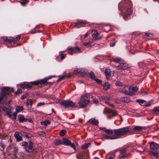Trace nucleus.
I'll return each mask as SVG.
<instances>
[{
  "instance_id": "29",
  "label": "nucleus",
  "mask_w": 159,
  "mask_h": 159,
  "mask_svg": "<svg viewBox=\"0 0 159 159\" xmlns=\"http://www.w3.org/2000/svg\"><path fill=\"white\" fill-rule=\"evenodd\" d=\"M152 113L153 114H157L159 113V107H157L153 108Z\"/></svg>"
},
{
  "instance_id": "24",
  "label": "nucleus",
  "mask_w": 159,
  "mask_h": 159,
  "mask_svg": "<svg viewBox=\"0 0 159 159\" xmlns=\"http://www.w3.org/2000/svg\"><path fill=\"white\" fill-rule=\"evenodd\" d=\"M110 86V84L108 82H105L103 85L104 89L106 90L109 89Z\"/></svg>"
},
{
  "instance_id": "60",
  "label": "nucleus",
  "mask_w": 159,
  "mask_h": 159,
  "mask_svg": "<svg viewBox=\"0 0 159 159\" xmlns=\"http://www.w3.org/2000/svg\"><path fill=\"white\" fill-rule=\"evenodd\" d=\"M39 84H40V81L37 80L34 82V84L35 85H38Z\"/></svg>"
},
{
  "instance_id": "11",
  "label": "nucleus",
  "mask_w": 159,
  "mask_h": 159,
  "mask_svg": "<svg viewBox=\"0 0 159 159\" xmlns=\"http://www.w3.org/2000/svg\"><path fill=\"white\" fill-rule=\"evenodd\" d=\"M150 149L153 151H156L159 148L158 145L154 142L150 143Z\"/></svg>"
},
{
  "instance_id": "57",
  "label": "nucleus",
  "mask_w": 159,
  "mask_h": 159,
  "mask_svg": "<svg viewBox=\"0 0 159 159\" xmlns=\"http://www.w3.org/2000/svg\"><path fill=\"white\" fill-rule=\"evenodd\" d=\"M97 39H93L91 41L89 42V43H90V46H91L92 43L93 42H94L95 40H96Z\"/></svg>"
},
{
  "instance_id": "45",
  "label": "nucleus",
  "mask_w": 159,
  "mask_h": 159,
  "mask_svg": "<svg viewBox=\"0 0 159 159\" xmlns=\"http://www.w3.org/2000/svg\"><path fill=\"white\" fill-rule=\"evenodd\" d=\"M10 88L8 87H4L2 88V91H4L5 92H7L9 90Z\"/></svg>"
},
{
  "instance_id": "39",
  "label": "nucleus",
  "mask_w": 159,
  "mask_h": 159,
  "mask_svg": "<svg viewBox=\"0 0 159 159\" xmlns=\"http://www.w3.org/2000/svg\"><path fill=\"white\" fill-rule=\"evenodd\" d=\"M28 84V83L24 82L23 83H21L20 84V86L22 88H26V86H27Z\"/></svg>"
},
{
  "instance_id": "55",
  "label": "nucleus",
  "mask_w": 159,
  "mask_h": 159,
  "mask_svg": "<svg viewBox=\"0 0 159 159\" xmlns=\"http://www.w3.org/2000/svg\"><path fill=\"white\" fill-rule=\"evenodd\" d=\"M116 85L121 86H122V83L120 81H117L116 82Z\"/></svg>"
},
{
  "instance_id": "10",
  "label": "nucleus",
  "mask_w": 159,
  "mask_h": 159,
  "mask_svg": "<svg viewBox=\"0 0 159 159\" xmlns=\"http://www.w3.org/2000/svg\"><path fill=\"white\" fill-rule=\"evenodd\" d=\"M74 73H77L80 75L83 76L87 73V70L86 69H79L77 70H74Z\"/></svg>"
},
{
  "instance_id": "35",
  "label": "nucleus",
  "mask_w": 159,
  "mask_h": 159,
  "mask_svg": "<svg viewBox=\"0 0 159 159\" xmlns=\"http://www.w3.org/2000/svg\"><path fill=\"white\" fill-rule=\"evenodd\" d=\"M122 60L121 59L118 58H113L112 59V61L115 62L119 63L121 62Z\"/></svg>"
},
{
  "instance_id": "23",
  "label": "nucleus",
  "mask_w": 159,
  "mask_h": 159,
  "mask_svg": "<svg viewBox=\"0 0 159 159\" xmlns=\"http://www.w3.org/2000/svg\"><path fill=\"white\" fill-rule=\"evenodd\" d=\"M107 112L108 113L112 114V115L114 116H116L117 114V113L116 111H114L111 109H107Z\"/></svg>"
},
{
  "instance_id": "64",
  "label": "nucleus",
  "mask_w": 159,
  "mask_h": 159,
  "mask_svg": "<svg viewBox=\"0 0 159 159\" xmlns=\"http://www.w3.org/2000/svg\"><path fill=\"white\" fill-rule=\"evenodd\" d=\"M83 44L85 46L88 45L90 46V43H89V42L88 43H84Z\"/></svg>"
},
{
  "instance_id": "62",
  "label": "nucleus",
  "mask_w": 159,
  "mask_h": 159,
  "mask_svg": "<svg viewBox=\"0 0 159 159\" xmlns=\"http://www.w3.org/2000/svg\"><path fill=\"white\" fill-rule=\"evenodd\" d=\"M93 103L95 104H97L98 103V101L96 99H93Z\"/></svg>"
},
{
  "instance_id": "38",
  "label": "nucleus",
  "mask_w": 159,
  "mask_h": 159,
  "mask_svg": "<svg viewBox=\"0 0 159 159\" xmlns=\"http://www.w3.org/2000/svg\"><path fill=\"white\" fill-rule=\"evenodd\" d=\"M89 77L92 80H94L96 78L94 73L92 72H91L89 74Z\"/></svg>"
},
{
  "instance_id": "41",
  "label": "nucleus",
  "mask_w": 159,
  "mask_h": 159,
  "mask_svg": "<svg viewBox=\"0 0 159 159\" xmlns=\"http://www.w3.org/2000/svg\"><path fill=\"white\" fill-rule=\"evenodd\" d=\"M90 95H91V94L90 93H87L86 94L82 95L81 97L83 98H89V97Z\"/></svg>"
},
{
  "instance_id": "63",
  "label": "nucleus",
  "mask_w": 159,
  "mask_h": 159,
  "mask_svg": "<svg viewBox=\"0 0 159 159\" xmlns=\"http://www.w3.org/2000/svg\"><path fill=\"white\" fill-rule=\"evenodd\" d=\"M29 83H28V84H27V86H26V88L28 89H29L32 88V86L31 85H29Z\"/></svg>"
},
{
  "instance_id": "49",
  "label": "nucleus",
  "mask_w": 159,
  "mask_h": 159,
  "mask_svg": "<svg viewBox=\"0 0 159 159\" xmlns=\"http://www.w3.org/2000/svg\"><path fill=\"white\" fill-rule=\"evenodd\" d=\"M27 0H23V1L20 2L21 4L23 6H25L27 3Z\"/></svg>"
},
{
  "instance_id": "51",
  "label": "nucleus",
  "mask_w": 159,
  "mask_h": 159,
  "mask_svg": "<svg viewBox=\"0 0 159 159\" xmlns=\"http://www.w3.org/2000/svg\"><path fill=\"white\" fill-rule=\"evenodd\" d=\"M39 135L42 136H44L45 135V133L43 131H39L38 133Z\"/></svg>"
},
{
  "instance_id": "1",
  "label": "nucleus",
  "mask_w": 159,
  "mask_h": 159,
  "mask_svg": "<svg viewBox=\"0 0 159 159\" xmlns=\"http://www.w3.org/2000/svg\"><path fill=\"white\" fill-rule=\"evenodd\" d=\"M132 6V3L130 0H122L119 3V8H121L122 10L124 11L123 17L124 19L129 18L132 11L131 9Z\"/></svg>"
},
{
  "instance_id": "40",
  "label": "nucleus",
  "mask_w": 159,
  "mask_h": 159,
  "mask_svg": "<svg viewBox=\"0 0 159 159\" xmlns=\"http://www.w3.org/2000/svg\"><path fill=\"white\" fill-rule=\"evenodd\" d=\"M20 145L22 147H25L28 145V143L24 141L20 143Z\"/></svg>"
},
{
  "instance_id": "47",
  "label": "nucleus",
  "mask_w": 159,
  "mask_h": 159,
  "mask_svg": "<svg viewBox=\"0 0 159 159\" xmlns=\"http://www.w3.org/2000/svg\"><path fill=\"white\" fill-rule=\"evenodd\" d=\"M28 95V94L27 93H25V94L22 95L21 97V99H24L26 98V97Z\"/></svg>"
},
{
  "instance_id": "14",
  "label": "nucleus",
  "mask_w": 159,
  "mask_h": 159,
  "mask_svg": "<svg viewBox=\"0 0 159 159\" xmlns=\"http://www.w3.org/2000/svg\"><path fill=\"white\" fill-rule=\"evenodd\" d=\"M7 115L10 118H11L13 120H15L16 119L17 113L16 112L13 113L12 114H11L10 112H7Z\"/></svg>"
},
{
  "instance_id": "43",
  "label": "nucleus",
  "mask_w": 159,
  "mask_h": 159,
  "mask_svg": "<svg viewBox=\"0 0 159 159\" xmlns=\"http://www.w3.org/2000/svg\"><path fill=\"white\" fill-rule=\"evenodd\" d=\"M152 102L151 101H149L148 102H146L145 101V103L144 104V106L146 107L149 106L151 105Z\"/></svg>"
},
{
  "instance_id": "3",
  "label": "nucleus",
  "mask_w": 159,
  "mask_h": 159,
  "mask_svg": "<svg viewBox=\"0 0 159 159\" xmlns=\"http://www.w3.org/2000/svg\"><path fill=\"white\" fill-rule=\"evenodd\" d=\"M60 104L65 108L69 107L75 108L76 107L75 103L69 100H63L60 102Z\"/></svg>"
},
{
  "instance_id": "2",
  "label": "nucleus",
  "mask_w": 159,
  "mask_h": 159,
  "mask_svg": "<svg viewBox=\"0 0 159 159\" xmlns=\"http://www.w3.org/2000/svg\"><path fill=\"white\" fill-rule=\"evenodd\" d=\"M113 139H118L120 138L122 136L127 134L129 131V127H126L121 128L114 129Z\"/></svg>"
},
{
  "instance_id": "36",
  "label": "nucleus",
  "mask_w": 159,
  "mask_h": 159,
  "mask_svg": "<svg viewBox=\"0 0 159 159\" xmlns=\"http://www.w3.org/2000/svg\"><path fill=\"white\" fill-rule=\"evenodd\" d=\"M91 145V143H86L82 146V148L83 149H85L88 148Z\"/></svg>"
},
{
  "instance_id": "9",
  "label": "nucleus",
  "mask_w": 159,
  "mask_h": 159,
  "mask_svg": "<svg viewBox=\"0 0 159 159\" xmlns=\"http://www.w3.org/2000/svg\"><path fill=\"white\" fill-rule=\"evenodd\" d=\"M68 49L71 51V52H69V53L71 55L75 53H80L81 52L80 48L78 47H76L75 48L68 47Z\"/></svg>"
},
{
  "instance_id": "8",
  "label": "nucleus",
  "mask_w": 159,
  "mask_h": 159,
  "mask_svg": "<svg viewBox=\"0 0 159 159\" xmlns=\"http://www.w3.org/2000/svg\"><path fill=\"white\" fill-rule=\"evenodd\" d=\"M78 159H88L89 155L87 152H82L77 155Z\"/></svg>"
},
{
  "instance_id": "16",
  "label": "nucleus",
  "mask_w": 159,
  "mask_h": 159,
  "mask_svg": "<svg viewBox=\"0 0 159 159\" xmlns=\"http://www.w3.org/2000/svg\"><path fill=\"white\" fill-rule=\"evenodd\" d=\"M88 122L94 125H97L98 124L99 121L95 118H91L88 121Z\"/></svg>"
},
{
  "instance_id": "20",
  "label": "nucleus",
  "mask_w": 159,
  "mask_h": 159,
  "mask_svg": "<svg viewBox=\"0 0 159 159\" xmlns=\"http://www.w3.org/2000/svg\"><path fill=\"white\" fill-rule=\"evenodd\" d=\"M105 74L107 79L109 78L111 75L110 70L108 69H106L105 71Z\"/></svg>"
},
{
  "instance_id": "25",
  "label": "nucleus",
  "mask_w": 159,
  "mask_h": 159,
  "mask_svg": "<svg viewBox=\"0 0 159 159\" xmlns=\"http://www.w3.org/2000/svg\"><path fill=\"white\" fill-rule=\"evenodd\" d=\"M136 102H138L141 106H144V104L145 103V101L143 99H137Z\"/></svg>"
},
{
  "instance_id": "22",
  "label": "nucleus",
  "mask_w": 159,
  "mask_h": 159,
  "mask_svg": "<svg viewBox=\"0 0 159 159\" xmlns=\"http://www.w3.org/2000/svg\"><path fill=\"white\" fill-rule=\"evenodd\" d=\"M23 109V107L22 106H17L16 108V112L17 113L22 111Z\"/></svg>"
},
{
  "instance_id": "56",
  "label": "nucleus",
  "mask_w": 159,
  "mask_h": 159,
  "mask_svg": "<svg viewBox=\"0 0 159 159\" xmlns=\"http://www.w3.org/2000/svg\"><path fill=\"white\" fill-rule=\"evenodd\" d=\"M32 136V135L30 133H26L25 137L27 138H31Z\"/></svg>"
},
{
  "instance_id": "61",
  "label": "nucleus",
  "mask_w": 159,
  "mask_h": 159,
  "mask_svg": "<svg viewBox=\"0 0 159 159\" xmlns=\"http://www.w3.org/2000/svg\"><path fill=\"white\" fill-rule=\"evenodd\" d=\"M60 56H61V60H62L66 57V55H64L63 54H61Z\"/></svg>"
},
{
  "instance_id": "17",
  "label": "nucleus",
  "mask_w": 159,
  "mask_h": 159,
  "mask_svg": "<svg viewBox=\"0 0 159 159\" xmlns=\"http://www.w3.org/2000/svg\"><path fill=\"white\" fill-rule=\"evenodd\" d=\"M18 118L19 121L20 122H24L27 121V119L24 117V116L20 114L18 115Z\"/></svg>"
},
{
  "instance_id": "19",
  "label": "nucleus",
  "mask_w": 159,
  "mask_h": 159,
  "mask_svg": "<svg viewBox=\"0 0 159 159\" xmlns=\"http://www.w3.org/2000/svg\"><path fill=\"white\" fill-rule=\"evenodd\" d=\"M11 107L9 106H7V107H4L3 108V110L4 111H6V113L7 114V112H9V111H11L12 109H13Z\"/></svg>"
},
{
  "instance_id": "13",
  "label": "nucleus",
  "mask_w": 159,
  "mask_h": 159,
  "mask_svg": "<svg viewBox=\"0 0 159 159\" xmlns=\"http://www.w3.org/2000/svg\"><path fill=\"white\" fill-rule=\"evenodd\" d=\"M86 24V22L85 21L79 20L75 23V26L77 28H79L81 26H84Z\"/></svg>"
},
{
  "instance_id": "34",
  "label": "nucleus",
  "mask_w": 159,
  "mask_h": 159,
  "mask_svg": "<svg viewBox=\"0 0 159 159\" xmlns=\"http://www.w3.org/2000/svg\"><path fill=\"white\" fill-rule=\"evenodd\" d=\"M50 121L49 120H48L41 122V124L42 125H44L45 126H47L48 125L50 124Z\"/></svg>"
},
{
  "instance_id": "33",
  "label": "nucleus",
  "mask_w": 159,
  "mask_h": 159,
  "mask_svg": "<svg viewBox=\"0 0 159 159\" xmlns=\"http://www.w3.org/2000/svg\"><path fill=\"white\" fill-rule=\"evenodd\" d=\"M138 89V88L136 87H129V90L130 92H131L133 93L135 92Z\"/></svg>"
},
{
  "instance_id": "52",
  "label": "nucleus",
  "mask_w": 159,
  "mask_h": 159,
  "mask_svg": "<svg viewBox=\"0 0 159 159\" xmlns=\"http://www.w3.org/2000/svg\"><path fill=\"white\" fill-rule=\"evenodd\" d=\"M20 134L21 135L25 137L26 135V133L24 131H21L20 132Z\"/></svg>"
},
{
  "instance_id": "53",
  "label": "nucleus",
  "mask_w": 159,
  "mask_h": 159,
  "mask_svg": "<svg viewBox=\"0 0 159 159\" xmlns=\"http://www.w3.org/2000/svg\"><path fill=\"white\" fill-rule=\"evenodd\" d=\"M45 104V102H39L37 104V106L39 107L44 105Z\"/></svg>"
},
{
  "instance_id": "26",
  "label": "nucleus",
  "mask_w": 159,
  "mask_h": 159,
  "mask_svg": "<svg viewBox=\"0 0 159 159\" xmlns=\"http://www.w3.org/2000/svg\"><path fill=\"white\" fill-rule=\"evenodd\" d=\"M92 36L94 38H96L98 35V34L97 31L95 30H92Z\"/></svg>"
},
{
  "instance_id": "18",
  "label": "nucleus",
  "mask_w": 159,
  "mask_h": 159,
  "mask_svg": "<svg viewBox=\"0 0 159 159\" xmlns=\"http://www.w3.org/2000/svg\"><path fill=\"white\" fill-rule=\"evenodd\" d=\"M144 128L143 127L136 126L134 127L133 130L134 131L140 132Z\"/></svg>"
},
{
  "instance_id": "46",
  "label": "nucleus",
  "mask_w": 159,
  "mask_h": 159,
  "mask_svg": "<svg viewBox=\"0 0 159 159\" xmlns=\"http://www.w3.org/2000/svg\"><path fill=\"white\" fill-rule=\"evenodd\" d=\"M66 133V131L64 130H61L60 133V135L62 136H64Z\"/></svg>"
},
{
  "instance_id": "7",
  "label": "nucleus",
  "mask_w": 159,
  "mask_h": 159,
  "mask_svg": "<svg viewBox=\"0 0 159 159\" xmlns=\"http://www.w3.org/2000/svg\"><path fill=\"white\" fill-rule=\"evenodd\" d=\"M129 66L124 61L122 60L117 66L119 69L125 70L129 68Z\"/></svg>"
},
{
  "instance_id": "31",
  "label": "nucleus",
  "mask_w": 159,
  "mask_h": 159,
  "mask_svg": "<svg viewBox=\"0 0 159 159\" xmlns=\"http://www.w3.org/2000/svg\"><path fill=\"white\" fill-rule=\"evenodd\" d=\"M150 154L151 156L155 157H159V153L158 152H150Z\"/></svg>"
},
{
  "instance_id": "32",
  "label": "nucleus",
  "mask_w": 159,
  "mask_h": 159,
  "mask_svg": "<svg viewBox=\"0 0 159 159\" xmlns=\"http://www.w3.org/2000/svg\"><path fill=\"white\" fill-rule=\"evenodd\" d=\"M54 143L56 145H59L62 144V141L60 139L55 140L54 141Z\"/></svg>"
},
{
  "instance_id": "50",
  "label": "nucleus",
  "mask_w": 159,
  "mask_h": 159,
  "mask_svg": "<svg viewBox=\"0 0 159 159\" xmlns=\"http://www.w3.org/2000/svg\"><path fill=\"white\" fill-rule=\"evenodd\" d=\"M22 90L20 89H18L14 93L15 95H17L21 93L22 92Z\"/></svg>"
},
{
  "instance_id": "21",
  "label": "nucleus",
  "mask_w": 159,
  "mask_h": 159,
  "mask_svg": "<svg viewBox=\"0 0 159 159\" xmlns=\"http://www.w3.org/2000/svg\"><path fill=\"white\" fill-rule=\"evenodd\" d=\"M53 76H49L48 77H47L45 79H43L42 80H40V84H45V83H46V82L48 80L51 78Z\"/></svg>"
},
{
  "instance_id": "59",
  "label": "nucleus",
  "mask_w": 159,
  "mask_h": 159,
  "mask_svg": "<svg viewBox=\"0 0 159 159\" xmlns=\"http://www.w3.org/2000/svg\"><path fill=\"white\" fill-rule=\"evenodd\" d=\"M52 99H53V100L54 101L56 102H57L59 101V99L55 97L53 98H52Z\"/></svg>"
},
{
  "instance_id": "5",
  "label": "nucleus",
  "mask_w": 159,
  "mask_h": 159,
  "mask_svg": "<svg viewBox=\"0 0 159 159\" xmlns=\"http://www.w3.org/2000/svg\"><path fill=\"white\" fill-rule=\"evenodd\" d=\"M89 100H86L81 97L80 100L78 101V103L80 108H83L86 107L87 105L89 103Z\"/></svg>"
},
{
  "instance_id": "6",
  "label": "nucleus",
  "mask_w": 159,
  "mask_h": 159,
  "mask_svg": "<svg viewBox=\"0 0 159 159\" xmlns=\"http://www.w3.org/2000/svg\"><path fill=\"white\" fill-rule=\"evenodd\" d=\"M62 144L66 146H70L71 148H72L75 151L76 148L74 144L73 143H71V141L66 138L63 139L62 141Z\"/></svg>"
},
{
  "instance_id": "48",
  "label": "nucleus",
  "mask_w": 159,
  "mask_h": 159,
  "mask_svg": "<svg viewBox=\"0 0 159 159\" xmlns=\"http://www.w3.org/2000/svg\"><path fill=\"white\" fill-rule=\"evenodd\" d=\"M125 154L124 153L120 154L118 157V159H124Z\"/></svg>"
},
{
  "instance_id": "54",
  "label": "nucleus",
  "mask_w": 159,
  "mask_h": 159,
  "mask_svg": "<svg viewBox=\"0 0 159 159\" xmlns=\"http://www.w3.org/2000/svg\"><path fill=\"white\" fill-rule=\"evenodd\" d=\"M94 80H95L96 82L98 84H101L102 83V80L96 79V78Z\"/></svg>"
},
{
  "instance_id": "27",
  "label": "nucleus",
  "mask_w": 159,
  "mask_h": 159,
  "mask_svg": "<svg viewBox=\"0 0 159 159\" xmlns=\"http://www.w3.org/2000/svg\"><path fill=\"white\" fill-rule=\"evenodd\" d=\"M121 101L126 102H129V100L128 97H123L120 98Z\"/></svg>"
},
{
  "instance_id": "44",
  "label": "nucleus",
  "mask_w": 159,
  "mask_h": 159,
  "mask_svg": "<svg viewBox=\"0 0 159 159\" xmlns=\"http://www.w3.org/2000/svg\"><path fill=\"white\" fill-rule=\"evenodd\" d=\"M66 76V75H63L60 76L59 77V78L57 80L58 81H59L60 80L63 79Z\"/></svg>"
},
{
  "instance_id": "15",
  "label": "nucleus",
  "mask_w": 159,
  "mask_h": 159,
  "mask_svg": "<svg viewBox=\"0 0 159 159\" xmlns=\"http://www.w3.org/2000/svg\"><path fill=\"white\" fill-rule=\"evenodd\" d=\"M14 136L17 142H19L22 140V137L20 135L18 132H16L14 133Z\"/></svg>"
},
{
  "instance_id": "42",
  "label": "nucleus",
  "mask_w": 159,
  "mask_h": 159,
  "mask_svg": "<svg viewBox=\"0 0 159 159\" xmlns=\"http://www.w3.org/2000/svg\"><path fill=\"white\" fill-rule=\"evenodd\" d=\"M106 133L109 135H111L113 134V133H114V131L113 130L112 131L111 129H107V130H106Z\"/></svg>"
},
{
  "instance_id": "30",
  "label": "nucleus",
  "mask_w": 159,
  "mask_h": 159,
  "mask_svg": "<svg viewBox=\"0 0 159 159\" xmlns=\"http://www.w3.org/2000/svg\"><path fill=\"white\" fill-rule=\"evenodd\" d=\"M27 105L28 108H31L32 107L33 103L31 99H29L27 100Z\"/></svg>"
},
{
  "instance_id": "4",
  "label": "nucleus",
  "mask_w": 159,
  "mask_h": 159,
  "mask_svg": "<svg viewBox=\"0 0 159 159\" xmlns=\"http://www.w3.org/2000/svg\"><path fill=\"white\" fill-rule=\"evenodd\" d=\"M20 39V35L16 36L15 38H13L10 37L9 38L7 37H3L2 38V39L6 43L10 44L11 43H15L18 40Z\"/></svg>"
},
{
  "instance_id": "28",
  "label": "nucleus",
  "mask_w": 159,
  "mask_h": 159,
  "mask_svg": "<svg viewBox=\"0 0 159 159\" xmlns=\"http://www.w3.org/2000/svg\"><path fill=\"white\" fill-rule=\"evenodd\" d=\"M120 92L121 93H124L125 94H126V95H128L131 96L133 95L134 94L133 93H129L128 92V91L127 90H125L124 91L120 90Z\"/></svg>"
},
{
  "instance_id": "37",
  "label": "nucleus",
  "mask_w": 159,
  "mask_h": 159,
  "mask_svg": "<svg viewBox=\"0 0 159 159\" xmlns=\"http://www.w3.org/2000/svg\"><path fill=\"white\" fill-rule=\"evenodd\" d=\"M103 137L104 139H112L113 138V135L111 137H110L106 134H103Z\"/></svg>"
},
{
  "instance_id": "12",
  "label": "nucleus",
  "mask_w": 159,
  "mask_h": 159,
  "mask_svg": "<svg viewBox=\"0 0 159 159\" xmlns=\"http://www.w3.org/2000/svg\"><path fill=\"white\" fill-rule=\"evenodd\" d=\"M33 143L31 141L29 142V145L26 146L25 148V151L28 152H31L33 150Z\"/></svg>"
},
{
  "instance_id": "58",
  "label": "nucleus",
  "mask_w": 159,
  "mask_h": 159,
  "mask_svg": "<svg viewBox=\"0 0 159 159\" xmlns=\"http://www.w3.org/2000/svg\"><path fill=\"white\" fill-rule=\"evenodd\" d=\"M18 151V149L16 148H14V150L13 151V153L15 155H16V153H17V152Z\"/></svg>"
}]
</instances>
